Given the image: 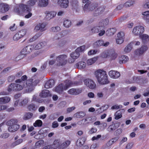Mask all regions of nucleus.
I'll return each instance as SVG.
<instances>
[{"label":"nucleus","mask_w":149,"mask_h":149,"mask_svg":"<svg viewBox=\"0 0 149 149\" xmlns=\"http://www.w3.org/2000/svg\"><path fill=\"white\" fill-rule=\"evenodd\" d=\"M29 101V100L28 98H26L23 99L20 102L21 105H24L27 104Z\"/></svg>","instance_id":"55"},{"label":"nucleus","mask_w":149,"mask_h":149,"mask_svg":"<svg viewBox=\"0 0 149 149\" xmlns=\"http://www.w3.org/2000/svg\"><path fill=\"white\" fill-rule=\"evenodd\" d=\"M49 0H40L39 5L41 7H44L47 6L48 4Z\"/></svg>","instance_id":"32"},{"label":"nucleus","mask_w":149,"mask_h":149,"mask_svg":"<svg viewBox=\"0 0 149 149\" xmlns=\"http://www.w3.org/2000/svg\"><path fill=\"white\" fill-rule=\"evenodd\" d=\"M9 136V134L8 133H6L2 134L0 136V138L1 139H5L8 138Z\"/></svg>","instance_id":"60"},{"label":"nucleus","mask_w":149,"mask_h":149,"mask_svg":"<svg viewBox=\"0 0 149 149\" xmlns=\"http://www.w3.org/2000/svg\"><path fill=\"white\" fill-rule=\"evenodd\" d=\"M116 31V29L114 28H109L106 31V34L107 36H110L113 35Z\"/></svg>","instance_id":"27"},{"label":"nucleus","mask_w":149,"mask_h":149,"mask_svg":"<svg viewBox=\"0 0 149 149\" xmlns=\"http://www.w3.org/2000/svg\"><path fill=\"white\" fill-rule=\"evenodd\" d=\"M134 3V1L129 0L124 3V6L126 7H128L133 5Z\"/></svg>","instance_id":"47"},{"label":"nucleus","mask_w":149,"mask_h":149,"mask_svg":"<svg viewBox=\"0 0 149 149\" xmlns=\"http://www.w3.org/2000/svg\"><path fill=\"white\" fill-rule=\"evenodd\" d=\"M42 121L40 120H38L35 121L33 125L35 127H40L42 126Z\"/></svg>","instance_id":"41"},{"label":"nucleus","mask_w":149,"mask_h":149,"mask_svg":"<svg viewBox=\"0 0 149 149\" xmlns=\"http://www.w3.org/2000/svg\"><path fill=\"white\" fill-rule=\"evenodd\" d=\"M144 31V27L141 25H139L134 27L132 30L133 34L135 36L141 35Z\"/></svg>","instance_id":"7"},{"label":"nucleus","mask_w":149,"mask_h":149,"mask_svg":"<svg viewBox=\"0 0 149 149\" xmlns=\"http://www.w3.org/2000/svg\"><path fill=\"white\" fill-rule=\"evenodd\" d=\"M116 129V127L114 125H110L107 128L108 131L109 132H111L115 130Z\"/></svg>","instance_id":"58"},{"label":"nucleus","mask_w":149,"mask_h":149,"mask_svg":"<svg viewBox=\"0 0 149 149\" xmlns=\"http://www.w3.org/2000/svg\"><path fill=\"white\" fill-rule=\"evenodd\" d=\"M66 57L67 56L64 54L58 56L56 58L57 65L60 66L65 65L67 62Z\"/></svg>","instance_id":"8"},{"label":"nucleus","mask_w":149,"mask_h":149,"mask_svg":"<svg viewBox=\"0 0 149 149\" xmlns=\"http://www.w3.org/2000/svg\"><path fill=\"white\" fill-rule=\"evenodd\" d=\"M3 98L4 104L8 102L10 100V98L6 96L3 97Z\"/></svg>","instance_id":"61"},{"label":"nucleus","mask_w":149,"mask_h":149,"mask_svg":"<svg viewBox=\"0 0 149 149\" xmlns=\"http://www.w3.org/2000/svg\"><path fill=\"white\" fill-rule=\"evenodd\" d=\"M97 52V49H92L89 51L88 53V54L89 55H94L96 54Z\"/></svg>","instance_id":"62"},{"label":"nucleus","mask_w":149,"mask_h":149,"mask_svg":"<svg viewBox=\"0 0 149 149\" xmlns=\"http://www.w3.org/2000/svg\"><path fill=\"white\" fill-rule=\"evenodd\" d=\"M30 11L31 9L27 7L26 5L23 4L19 5L18 7L17 6L14 9L15 12L18 14H19L22 12H29L28 14L25 16L26 18H29L32 15V13L30 12Z\"/></svg>","instance_id":"3"},{"label":"nucleus","mask_w":149,"mask_h":149,"mask_svg":"<svg viewBox=\"0 0 149 149\" xmlns=\"http://www.w3.org/2000/svg\"><path fill=\"white\" fill-rule=\"evenodd\" d=\"M80 54L79 52H77L76 50H75V52L72 53L70 54V57L73 59L72 60H69V62L70 63H72L74 62V60L77 59L79 56Z\"/></svg>","instance_id":"17"},{"label":"nucleus","mask_w":149,"mask_h":149,"mask_svg":"<svg viewBox=\"0 0 149 149\" xmlns=\"http://www.w3.org/2000/svg\"><path fill=\"white\" fill-rule=\"evenodd\" d=\"M44 142V141L42 140H41L38 141L35 143V148H40L42 145H43Z\"/></svg>","instance_id":"46"},{"label":"nucleus","mask_w":149,"mask_h":149,"mask_svg":"<svg viewBox=\"0 0 149 149\" xmlns=\"http://www.w3.org/2000/svg\"><path fill=\"white\" fill-rule=\"evenodd\" d=\"M122 107L123 106L121 105H118V104H115L111 107V109L112 110L118 109H121Z\"/></svg>","instance_id":"57"},{"label":"nucleus","mask_w":149,"mask_h":149,"mask_svg":"<svg viewBox=\"0 0 149 149\" xmlns=\"http://www.w3.org/2000/svg\"><path fill=\"white\" fill-rule=\"evenodd\" d=\"M117 54L113 50H111V53L109 57L111 60H115L117 57Z\"/></svg>","instance_id":"42"},{"label":"nucleus","mask_w":149,"mask_h":149,"mask_svg":"<svg viewBox=\"0 0 149 149\" xmlns=\"http://www.w3.org/2000/svg\"><path fill=\"white\" fill-rule=\"evenodd\" d=\"M57 4L61 8H66L68 6V0H57Z\"/></svg>","instance_id":"15"},{"label":"nucleus","mask_w":149,"mask_h":149,"mask_svg":"<svg viewBox=\"0 0 149 149\" xmlns=\"http://www.w3.org/2000/svg\"><path fill=\"white\" fill-rule=\"evenodd\" d=\"M148 49V47L146 46H143L140 49H136L135 51V54L137 55L142 54Z\"/></svg>","instance_id":"13"},{"label":"nucleus","mask_w":149,"mask_h":149,"mask_svg":"<svg viewBox=\"0 0 149 149\" xmlns=\"http://www.w3.org/2000/svg\"><path fill=\"white\" fill-rule=\"evenodd\" d=\"M38 108V107L33 104H30L28 107V108L30 111H35Z\"/></svg>","instance_id":"43"},{"label":"nucleus","mask_w":149,"mask_h":149,"mask_svg":"<svg viewBox=\"0 0 149 149\" xmlns=\"http://www.w3.org/2000/svg\"><path fill=\"white\" fill-rule=\"evenodd\" d=\"M39 24L40 31H43L46 30V29H45L46 26V24L45 23H39Z\"/></svg>","instance_id":"53"},{"label":"nucleus","mask_w":149,"mask_h":149,"mask_svg":"<svg viewBox=\"0 0 149 149\" xmlns=\"http://www.w3.org/2000/svg\"><path fill=\"white\" fill-rule=\"evenodd\" d=\"M104 43V41L102 40H98L93 44V45L94 47L97 48L102 46Z\"/></svg>","instance_id":"28"},{"label":"nucleus","mask_w":149,"mask_h":149,"mask_svg":"<svg viewBox=\"0 0 149 149\" xmlns=\"http://www.w3.org/2000/svg\"><path fill=\"white\" fill-rule=\"evenodd\" d=\"M42 35L40 33H36L32 38H30L29 40V42H32L36 40L38 38L40 37Z\"/></svg>","instance_id":"44"},{"label":"nucleus","mask_w":149,"mask_h":149,"mask_svg":"<svg viewBox=\"0 0 149 149\" xmlns=\"http://www.w3.org/2000/svg\"><path fill=\"white\" fill-rule=\"evenodd\" d=\"M85 49V46L84 45L78 47L76 49V51L79 52H81L84 51Z\"/></svg>","instance_id":"56"},{"label":"nucleus","mask_w":149,"mask_h":149,"mask_svg":"<svg viewBox=\"0 0 149 149\" xmlns=\"http://www.w3.org/2000/svg\"><path fill=\"white\" fill-rule=\"evenodd\" d=\"M124 40V39H123L117 38L116 39V42L117 44H120L123 42Z\"/></svg>","instance_id":"59"},{"label":"nucleus","mask_w":149,"mask_h":149,"mask_svg":"<svg viewBox=\"0 0 149 149\" xmlns=\"http://www.w3.org/2000/svg\"><path fill=\"white\" fill-rule=\"evenodd\" d=\"M95 74L99 83L105 85L109 83L107 72L103 69H99L95 72Z\"/></svg>","instance_id":"2"},{"label":"nucleus","mask_w":149,"mask_h":149,"mask_svg":"<svg viewBox=\"0 0 149 149\" xmlns=\"http://www.w3.org/2000/svg\"><path fill=\"white\" fill-rule=\"evenodd\" d=\"M71 25V21L68 19L64 21L63 22V25L66 28H69Z\"/></svg>","instance_id":"40"},{"label":"nucleus","mask_w":149,"mask_h":149,"mask_svg":"<svg viewBox=\"0 0 149 149\" xmlns=\"http://www.w3.org/2000/svg\"><path fill=\"white\" fill-rule=\"evenodd\" d=\"M36 1V0H30L27 2V6H26L29 7L33 6L35 4Z\"/></svg>","instance_id":"52"},{"label":"nucleus","mask_w":149,"mask_h":149,"mask_svg":"<svg viewBox=\"0 0 149 149\" xmlns=\"http://www.w3.org/2000/svg\"><path fill=\"white\" fill-rule=\"evenodd\" d=\"M73 84V83L70 81L66 80L65 82L64 85H63L62 84H61L56 87L55 88V91L59 93H62L63 90L67 89Z\"/></svg>","instance_id":"4"},{"label":"nucleus","mask_w":149,"mask_h":149,"mask_svg":"<svg viewBox=\"0 0 149 149\" xmlns=\"http://www.w3.org/2000/svg\"><path fill=\"white\" fill-rule=\"evenodd\" d=\"M26 33V30L22 29L16 33L13 36V40L15 41H17L24 36Z\"/></svg>","instance_id":"9"},{"label":"nucleus","mask_w":149,"mask_h":149,"mask_svg":"<svg viewBox=\"0 0 149 149\" xmlns=\"http://www.w3.org/2000/svg\"><path fill=\"white\" fill-rule=\"evenodd\" d=\"M71 142L69 140H67L65 142H63L60 144L59 145V148L60 149H64L67 148L70 144Z\"/></svg>","instance_id":"22"},{"label":"nucleus","mask_w":149,"mask_h":149,"mask_svg":"<svg viewBox=\"0 0 149 149\" xmlns=\"http://www.w3.org/2000/svg\"><path fill=\"white\" fill-rule=\"evenodd\" d=\"M139 37L144 43H147L149 41V36L147 34H142L140 35Z\"/></svg>","instance_id":"19"},{"label":"nucleus","mask_w":149,"mask_h":149,"mask_svg":"<svg viewBox=\"0 0 149 149\" xmlns=\"http://www.w3.org/2000/svg\"><path fill=\"white\" fill-rule=\"evenodd\" d=\"M50 95L49 91L47 90H43L40 94V96L43 97H47Z\"/></svg>","instance_id":"30"},{"label":"nucleus","mask_w":149,"mask_h":149,"mask_svg":"<svg viewBox=\"0 0 149 149\" xmlns=\"http://www.w3.org/2000/svg\"><path fill=\"white\" fill-rule=\"evenodd\" d=\"M46 16L45 18L47 20H50L53 18L56 15V12L54 11H47L45 13Z\"/></svg>","instance_id":"12"},{"label":"nucleus","mask_w":149,"mask_h":149,"mask_svg":"<svg viewBox=\"0 0 149 149\" xmlns=\"http://www.w3.org/2000/svg\"><path fill=\"white\" fill-rule=\"evenodd\" d=\"M86 113L83 111L79 112L76 113L74 114V116L76 118H80L84 116Z\"/></svg>","instance_id":"36"},{"label":"nucleus","mask_w":149,"mask_h":149,"mask_svg":"<svg viewBox=\"0 0 149 149\" xmlns=\"http://www.w3.org/2000/svg\"><path fill=\"white\" fill-rule=\"evenodd\" d=\"M111 50H109L104 51L102 54V56L104 58L109 57Z\"/></svg>","instance_id":"37"},{"label":"nucleus","mask_w":149,"mask_h":149,"mask_svg":"<svg viewBox=\"0 0 149 149\" xmlns=\"http://www.w3.org/2000/svg\"><path fill=\"white\" fill-rule=\"evenodd\" d=\"M54 82L53 79H51L45 83V87L47 89H48L52 87L54 85Z\"/></svg>","instance_id":"20"},{"label":"nucleus","mask_w":149,"mask_h":149,"mask_svg":"<svg viewBox=\"0 0 149 149\" xmlns=\"http://www.w3.org/2000/svg\"><path fill=\"white\" fill-rule=\"evenodd\" d=\"M26 86H24L23 84H11L9 86L8 91L9 92L11 91H17L22 90L23 87H26Z\"/></svg>","instance_id":"6"},{"label":"nucleus","mask_w":149,"mask_h":149,"mask_svg":"<svg viewBox=\"0 0 149 149\" xmlns=\"http://www.w3.org/2000/svg\"><path fill=\"white\" fill-rule=\"evenodd\" d=\"M105 7L104 6H102L95 10L96 13L98 14L102 13L104 10Z\"/></svg>","instance_id":"39"},{"label":"nucleus","mask_w":149,"mask_h":149,"mask_svg":"<svg viewBox=\"0 0 149 149\" xmlns=\"http://www.w3.org/2000/svg\"><path fill=\"white\" fill-rule=\"evenodd\" d=\"M102 27L101 26H95L91 29V32L93 33H98L101 30Z\"/></svg>","instance_id":"33"},{"label":"nucleus","mask_w":149,"mask_h":149,"mask_svg":"<svg viewBox=\"0 0 149 149\" xmlns=\"http://www.w3.org/2000/svg\"><path fill=\"white\" fill-rule=\"evenodd\" d=\"M60 140L59 139L55 140L52 146L54 148L59 147L60 144H59Z\"/></svg>","instance_id":"50"},{"label":"nucleus","mask_w":149,"mask_h":149,"mask_svg":"<svg viewBox=\"0 0 149 149\" xmlns=\"http://www.w3.org/2000/svg\"><path fill=\"white\" fill-rule=\"evenodd\" d=\"M109 75L111 78L114 79L118 78L120 75L119 72L113 70H111L109 72Z\"/></svg>","instance_id":"14"},{"label":"nucleus","mask_w":149,"mask_h":149,"mask_svg":"<svg viewBox=\"0 0 149 149\" xmlns=\"http://www.w3.org/2000/svg\"><path fill=\"white\" fill-rule=\"evenodd\" d=\"M97 56L89 59L87 61V64L88 65H91L93 64L98 59Z\"/></svg>","instance_id":"29"},{"label":"nucleus","mask_w":149,"mask_h":149,"mask_svg":"<svg viewBox=\"0 0 149 149\" xmlns=\"http://www.w3.org/2000/svg\"><path fill=\"white\" fill-rule=\"evenodd\" d=\"M84 120V122L83 124L84 125H86L87 124L92 123L93 121L92 118L90 117L84 119H83L81 121H83Z\"/></svg>","instance_id":"38"},{"label":"nucleus","mask_w":149,"mask_h":149,"mask_svg":"<svg viewBox=\"0 0 149 149\" xmlns=\"http://www.w3.org/2000/svg\"><path fill=\"white\" fill-rule=\"evenodd\" d=\"M61 30V29L59 26H56L52 27L50 29V31L53 32H55L59 31Z\"/></svg>","instance_id":"48"},{"label":"nucleus","mask_w":149,"mask_h":149,"mask_svg":"<svg viewBox=\"0 0 149 149\" xmlns=\"http://www.w3.org/2000/svg\"><path fill=\"white\" fill-rule=\"evenodd\" d=\"M22 139H19L15 141V142H14L13 143V145L15 146L21 143L22 142Z\"/></svg>","instance_id":"64"},{"label":"nucleus","mask_w":149,"mask_h":149,"mask_svg":"<svg viewBox=\"0 0 149 149\" xmlns=\"http://www.w3.org/2000/svg\"><path fill=\"white\" fill-rule=\"evenodd\" d=\"M124 111V110L123 109L117 111L114 114L115 119L118 120L121 118L122 117V112Z\"/></svg>","instance_id":"24"},{"label":"nucleus","mask_w":149,"mask_h":149,"mask_svg":"<svg viewBox=\"0 0 149 149\" xmlns=\"http://www.w3.org/2000/svg\"><path fill=\"white\" fill-rule=\"evenodd\" d=\"M34 46L32 45H29L24 48L21 50L20 55L16 58V60H19L24 58L27 54L31 52L33 49Z\"/></svg>","instance_id":"5"},{"label":"nucleus","mask_w":149,"mask_h":149,"mask_svg":"<svg viewBox=\"0 0 149 149\" xmlns=\"http://www.w3.org/2000/svg\"><path fill=\"white\" fill-rule=\"evenodd\" d=\"M84 84L89 88L93 89L96 87V84L91 79H85L84 81Z\"/></svg>","instance_id":"10"},{"label":"nucleus","mask_w":149,"mask_h":149,"mask_svg":"<svg viewBox=\"0 0 149 149\" xmlns=\"http://www.w3.org/2000/svg\"><path fill=\"white\" fill-rule=\"evenodd\" d=\"M97 6V5L96 4L93 3L90 5L86 4L84 6V10L86 12L92 11L95 9Z\"/></svg>","instance_id":"11"},{"label":"nucleus","mask_w":149,"mask_h":149,"mask_svg":"<svg viewBox=\"0 0 149 149\" xmlns=\"http://www.w3.org/2000/svg\"><path fill=\"white\" fill-rule=\"evenodd\" d=\"M85 140L86 139L84 137H81L78 139L77 141V145L79 147L81 146L84 143Z\"/></svg>","instance_id":"25"},{"label":"nucleus","mask_w":149,"mask_h":149,"mask_svg":"<svg viewBox=\"0 0 149 149\" xmlns=\"http://www.w3.org/2000/svg\"><path fill=\"white\" fill-rule=\"evenodd\" d=\"M45 42H42L38 43L35 47V49H39L43 47L46 45Z\"/></svg>","instance_id":"35"},{"label":"nucleus","mask_w":149,"mask_h":149,"mask_svg":"<svg viewBox=\"0 0 149 149\" xmlns=\"http://www.w3.org/2000/svg\"><path fill=\"white\" fill-rule=\"evenodd\" d=\"M119 137H118L113 138L108 141L107 143V146H109L114 144L119 139Z\"/></svg>","instance_id":"31"},{"label":"nucleus","mask_w":149,"mask_h":149,"mask_svg":"<svg viewBox=\"0 0 149 149\" xmlns=\"http://www.w3.org/2000/svg\"><path fill=\"white\" fill-rule=\"evenodd\" d=\"M17 120L16 119H12L8 121L7 123V124L8 125H12L17 124Z\"/></svg>","instance_id":"45"},{"label":"nucleus","mask_w":149,"mask_h":149,"mask_svg":"<svg viewBox=\"0 0 149 149\" xmlns=\"http://www.w3.org/2000/svg\"><path fill=\"white\" fill-rule=\"evenodd\" d=\"M86 66V64L84 62H80L75 65V67L79 69H84Z\"/></svg>","instance_id":"26"},{"label":"nucleus","mask_w":149,"mask_h":149,"mask_svg":"<svg viewBox=\"0 0 149 149\" xmlns=\"http://www.w3.org/2000/svg\"><path fill=\"white\" fill-rule=\"evenodd\" d=\"M9 9V6L6 3H2L0 4V12L4 13L7 11Z\"/></svg>","instance_id":"16"},{"label":"nucleus","mask_w":149,"mask_h":149,"mask_svg":"<svg viewBox=\"0 0 149 149\" xmlns=\"http://www.w3.org/2000/svg\"><path fill=\"white\" fill-rule=\"evenodd\" d=\"M19 125L18 124L10 126L8 128L9 131L13 132L17 131L19 128Z\"/></svg>","instance_id":"21"},{"label":"nucleus","mask_w":149,"mask_h":149,"mask_svg":"<svg viewBox=\"0 0 149 149\" xmlns=\"http://www.w3.org/2000/svg\"><path fill=\"white\" fill-rule=\"evenodd\" d=\"M67 42V41L65 39L62 40L59 44V46L62 47L65 45Z\"/></svg>","instance_id":"63"},{"label":"nucleus","mask_w":149,"mask_h":149,"mask_svg":"<svg viewBox=\"0 0 149 149\" xmlns=\"http://www.w3.org/2000/svg\"><path fill=\"white\" fill-rule=\"evenodd\" d=\"M132 48V44L131 43H130L125 47L124 49V52L125 53H128L130 52Z\"/></svg>","instance_id":"34"},{"label":"nucleus","mask_w":149,"mask_h":149,"mask_svg":"<svg viewBox=\"0 0 149 149\" xmlns=\"http://www.w3.org/2000/svg\"><path fill=\"white\" fill-rule=\"evenodd\" d=\"M68 93L71 95H77L81 92L80 90L74 88L71 89L68 91Z\"/></svg>","instance_id":"23"},{"label":"nucleus","mask_w":149,"mask_h":149,"mask_svg":"<svg viewBox=\"0 0 149 149\" xmlns=\"http://www.w3.org/2000/svg\"><path fill=\"white\" fill-rule=\"evenodd\" d=\"M33 113H27L25 114L24 119V120H27L33 116Z\"/></svg>","instance_id":"49"},{"label":"nucleus","mask_w":149,"mask_h":149,"mask_svg":"<svg viewBox=\"0 0 149 149\" xmlns=\"http://www.w3.org/2000/svg\"><path fill=\"white\" fill-rule=\"evenodd\" d=\"M27 79V77L26 75L23 76L21 79H18L15 81L16 83H18L21 84H23L24 86H26L27 88L26 89V91L28 92H30L32 91L34 89V86L37 84L38 82V80L33 82V79H30L27 81L25 83V81Z\"/></svg>","instance_id":"1"},{"label":"nucleus","mask_w":149,"mask_h":149,"mask_svg":"<svg viewBox=\"0 0 149 149\" xmlns=\"http://www.w3.org/2000/svg\"><path fill=\"white\" fill-rule=\"evenodd\" d=\"M102 93L105 96H108L110 93L108 88L107 87H105L103 88Z\"/></svg>","instance_id":"51"},{"label":"nucleus","mask_w":149,"mask_h":149,"mask_svg":"<svg viewBox=\"0 0 149 149\" xmlns=\"http://www.w3.org/2000/svg\"><path fill=\"white\" fill-rule=\"evenodd\" d=\"M128 60L129 58L127 56L123 55L119 57L118 61L120 64H121L125 63L128 61Z\"/></svg>","instance_id":"18"},{"label":"nucleus","mask_w":149,"mask_h":149,"mask_svg":"<svg viewBox=\"0 0 149 149\" xmlns=\"http://www.w3.org/2000/svg\"><path fill=\"white\" fill-rule=\"evenodd\" d=\"M117 38H121L124 39L125 38V33L122 31L119 32L117 34Z\"/></svg>","instance_id":"54"}]
</instances>
